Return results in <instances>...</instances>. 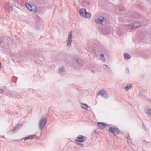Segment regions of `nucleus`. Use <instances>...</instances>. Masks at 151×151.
I'll list each match as a JSON object with an SVG mask.
<instances>
[{
  "mask_svg": "<svg viewBox=\"0 0 151 151\" xmlns=\"http://www.w3.org/2000/svg\"><path fill=\"white\" fill-rule=\"evenodd\" d=\"M79 13L80 15L84 18H90L91 17L90 13L87 12L85 8L80 9Z\"/></svg>",
  "mask_w": 151,
  "mask_h": 151,
  "instance_id": "f257e3e1",
  "label": "nucleus"
},
{
  "mask_svg": "<svg viewBox=\"0 0 151 151\" xmlns=\"http://www.w3.org/2000/svg\"><path fill=\"white\" fill-rule=\"evenodd\" d=\"M73 66L76 69H78L83 65L82 60L80 59H76L73 60Z\"/></svg>",
  "mask_w": 151,
  "mask_h": 151,
  "instance_id": "f03ea898",
  "label": "nucleus"
},
{
  "mask_svg": "<svg viewBox=\"0 0 151 151\" xmlns=\"http://www.w3.org/2000/svg\"><path fill=\"white\" fill-rule=\"evenodd\" d=\"M47 122V118H43L42 117L41 119L39 120L38 123L39 128L40 130L42 131L46 125Z\"/></svg>",
  "mask_w": 151,
  "mask_h": 151,
  "instance_id": "7ed1b4c3",
  "label": "nucleus"
},
{
  "mask_svg": "<svg viewBox=\"0 0 151 151\" xmlns=\"http://www.w3.org/2000/svg\"><path fill=\"white\" fill-rule=\"evenodd\" d=\"M106 19L102 16L99 17L98 19L95 20L96 22L98 24H101L102 25L105 24L106 23Z\"/></svg>",
  "mask_w": 151,
  "mask_h": 151,
  "instance_id": "20e7f679",
  "label": "nucleus"
},
{
  "mask_svg": "<svg viewBox=\"0 0 151 151\" xmlns=\"http://www.w3.org/2000/svg\"><path fill=\"white\" fill-rule=\"evenodd\" d=\"M98 95H101L102 97L106 99L108 97V93L107 91L104 89H101L97 93Z\"/></svg>",
  "mask_w": 151,
  "mask_h": 151,
  "instance_id": "39448f33",
  "label": "nucleus"
},
{
  "mask_svg": "<svg viewBox=\"0 0 151 151\" xmlns=\"http://www.w3.org/2000/svg\"><path fill=\"white\" fill-rule=\"evenodd\" d=\"M109 129L110 132H112L115 136L117 135L119 131L118 129L113 127H110Z\"/></svg>",
  "mask_w": 151,
  "mask_h": 151,
  "instance_id": "423d86ee",
  "label": "nucleus"
},
{
  "mask_svg": "<svg viewBox=\"0 0 151 151\" xmlns=\"http://www.w3.org/2000/svg\"><path fill=\"white\" fill-rule=\"evenodd\" d=\"M26 6L29 10L35 12H37V8L34 5L28 3L26 4Z\"/></svg>",
  "mask_w": 151,
  "mask_h": 151,
  "instance_id": "0eeeda50",
  "label": "nucleus"
},
{
  "mask_svg": "<svg viewBox=\"0 0 151 151\" xmlns=\"http://www.w3.org/2000/svg\"><path fill=\"white\" fill-rule=\"evenodd\" d=\"M86 137L83 136H78L75 140L76 142H84L86 139Z\"/></svg>",
  "mask_w": 151,
  "mask_h": 151,
  "instance_id": "6e6552de",
  "label": "nucleus"
},
{
  "mask_svg": "<svg viewBox=\"0 0 151 151\" xmlns=\"http://www.w3.org/2000/svg\"><path fill=\"white\" fill-rule=\"evenodd\" d=\"M72 32H70L68 35V37L67 41V45L68 46L70 47L72 41Z\"/></svg>",
  "mask_w": 151,
  "mask_h": 151,
  "instance_id": "1a4fd4ad",
  "label": "nucleus"
},
{
  "mask_svg": "<svg viewBox=\"0 0 151 151\" xmlns=\"http://www.w3.org/2000/svg\"><path fill=\"white\" fill-rule=\"evenodd\" d=\"M22 126V124H19L17 125V126L14 127L12 130L13 133H15L17 131L19 130Z\"/></svg>",
  "mask_w": 151,
  "mask_h": 151,
  "instance_id": "9d476101",
  "label": "nucleus"
},
{
  "mask_svg": "<svg viewBox=\"0 0 151 151\" xmlns=\"http://www.w3.org/2000/svg\"><path fill=\"white\" fill-rule=\"evenodd\" d=\"M97 125L99 128L101 129L105 128L107 126L106 123L100 122H97Z\"/></svg>",
  "mask_w": 151,
  "mask_h": 151,
  "instance_id": "9b49d317",
  "label": "nucleus"
},
{
  "mask_svg": "<svg viewBox=\"0 0 151 151\" xmlns=\"http://www.w3.org/2000/svg\"><path fill=\"white\" fill-rule=\"evenodd\" d=\"M81 106L82 108L86 110H88V107H90V106H88L87 104L84 103H81Z\"/></svg>",
  "mask_w": 151,
  "mask_h": 151,
  "instance_id": "f8f14e48",
  "label": "nucleus"
},
{
  "mask_svg": "<svg viewBox=\"0 0 151 151\" xmlns=\"http://www.w3.org/2000/svg\"><path fill=\"white\" fill-rule=\"evenodd\" d=\"M124 59H129L131 58V56L129 54L125 53L124 54Z\"/></svg>",
  "mask_w": 151,
  "mask_h": 151,
  "instance_id": "ddd939ff",
  "label": "nucleus"
},
{
  "mask_svg": "<svg viewBox=\"0 0 151 151\" xmlns=\"http://www.w3.org/2000/svg\"><path fill=\"white\" fill-rule=\"evenodd\" d=\"M65 71L64 70L63 68L61 67L59 69L58 72V74H60V75H62V73L64 72Z\"/></svg>",
  "mask_w": 151,
  "mask_h": 151,
  "instance_id": "4468645a",
  "label": "nucleus"
},
{
  "mask_svg": "<svg viewBox=\"0 0 151 151\" xmlns=\"http://www.w3.org/2000/svg\"><path fill=\"white\" fill-rule=\"evenodd\" d=\"M132 84H130L127 86L124 87V88L126 91H127L131 88L132 87Z\"/></svg>",
  "mask_w": 151,
  "mask_h": 151,
  "instance_id": "2eb2a0df",
  "label": "nucleus"
},
{
  "mask_svg": "<svg viewBox=\"0 0 151 151\" xmlns=\"http://www.w3.org/2000/svg\"><path fill=\"white\" fill-rule=\"evenodd\" d=\"M33 138V136L32 135H29L27 137H25L24 139L25 140L28 139H32Z\"/></svg>",
  "mask_w": 151,
  "mask_h": 151,
  "instance_id": "dca6fc26",
  "label": "nucleus"
},
{
  "mask_svg": "<svg viewBox=\"0 0 151 151\" xmlns=\"http://www.w3.org/2000/svg\"><path fill=\"white\" fill-rule=\"evenodd\" d=\"M137 24H138V25L137 26H135L134 25L130 26L131 29H135L138 27V26L140 24L138 22L137 23Z\"/></svg>",
  "mask_w": 151,
  "mask_h": 151,
  "instance_id": "f3484780",
  "label": "nucleus"
},
{
  "mask_svg": "<svg viewBox=\"0 0 151 151\" xmlns=\"http://www.w3.org/2000/svg\"><path fill=\"white\" fill-rule=\"evenodd\" d=\"M26 93L25 92L21 93L19 95L22 98H24L26 96Z\"/></svg>",
  "mask_w": 151,
  "mask_h": 151,
  "instance_id": "a211bd4d",
  "label": "nucleus"
},
{
  "mask_svg": "<svg viewBox=\"0 0 151 151\" xmlns=\"http://www.w3.org/2000/svg\"><path fill=\"white\" fill-rule=\"evenodd\" d=\"M100 57L102 61L105 60V57L104 54L101 53L100 54Z\"/></svg>",
  "mask_w": 151,
  "mask_h": 151,
  "instance_id": "6ab92c4d",
  "label": "nucleus"
},
{
  "mask_svg": "<svg viewBox=\"0 0 151 151\" xmlns=\"http://www.w3.org/2000/svg\"><path fill=\"white\" fill-rule=\"evenodd\" d=\"M13 94L14 92H9L7 93V95L10 96L11 97H13Z\"/></svg>",
  "mask_w": 151,
  "mask_h": 151,
  "instance_id": "aec40b11",
  "label": "nucleus"
},
{
  "mask_svg": "<svg viewBox=\"0 0 151 151\" xmlns=\"http://www.w3.org/2000/svg\"><path fill=\"white\" fill-rule=\"evenodd\" d=\"M146 113L149 114L151 117V109H147L146 111Z\"/></svg>",
  "mask_w": 151,
  "mask_h": 151,
  "instance_id": "412c9836",
  "label": "nucleus"
},
{
  "mask_svg": "<svg viewBox=\"0 0 151 151\" xmlns=\"http://www.w3.org/2000/svg\"><path fill=\"white\" fill-rule=\"evenodd\" d=\"M18 96H19V95L16 92H14L13 94V97H18Z\"/></svg>",
  "mask_w": 151,
  "mask_h": 151,
  "instance_id": "4be33fe9",
  "label": "nucleus"
},
{
  "mask_svg": "<svg viewBox=\"0 0 151 151\" xmlns=\"http://www.w3.org/2000/svg\"><path fill=\"white\" fill-rule=\"evenodd\" d=\"M77 143V145H79L80 147H84V145L83 144H81L80 143V142H76Z\"/></svg>",
  "mask_w": 151,
  "mask_h": 151,
  "instance_id": "5701e85b",
  "label": "nucleus"
},
{
  "mask_svg": "<svg viewBox=\"0 0 151 151\" xmlns=\"http://www.w3.org/2000/svg\"><path fill=\"white\" fill-rule=\"evenodd\" d=\"M125 71L127 73L129 74V70L128 68L126 69Z\"/></svg>",
  "mask_w": 151,
  "mask_h": 151,
  "instance_id": "b1692460",
  "label": "nucleus"
},
{
  "mask_svg": "<svg viewBox=\"0 0 151 151\" xmlns=\"http://www.w3.org/2000/svg\"><path fill=\"white\" fill-rule=\"evenodd\" d=\"M37 64H40V63L39 62V61L38 60H37L35 62Z\"/></svg>",
  "mask_w": 151,
  "mask_h": 151,
  "instance_id": "393cba45",
  "label": "nucleus"
},
{
  "mask_svg": "<svg viewBox=\"0 0 151 151\" xmlns=\"http://www.w3.org/2000/svg\"><path fill=\"white\" fill-rule=\"evenodd\" d=\"M142 125L143 127H144V129H145V127L144 126V123L142 122Z\"/></svg>",
  "mask_w": 151,
  "mask_h": 151,
  "instance_id": "a878e982",
  "label": "nucleus"
},
{
  "mask_svg": "<svg viewBox=\"0 0 151 151\" xmlns=\"http://www.w3.org/2000/svg\"><path fill=\"white\" fill-rule=\"evenodd\" d=\"M3 90L2 89H0V93H3Z\"/></svg>",
  "mask_w": 151,
  "mask_h": 151,
  "instance_id": "bb28decb",
  "label": "nucleus"
},
{
  "mask_svg": "<svg viewBox=\"0 0 151 151\" xmlns=\"http://www.w3.org/2000/svg\"><path fill=\"white\" fill-rule=\"evenodd\" d=\"M148 56H149L148 55H147L146 56H143V58H147V57H148Z\"/></svg>",
  "mask_w": 151,
  "mask_h": 151,
  "instance_id": "cd10ccee",
  "label": "nucleus"
},
{
  "mask_svg": "<svg viewBox=\"0 0 151 151\" xmlns=\"http://www.w3.org/2000/svg\"><path fill=\"white\" fill-rule=\"evenodd\" d=\"M103 65L106 66V67L107 68H109V67L106 65L104 64Z\"/></svg>",
  "mask_w": 151,
  "mask_h": 151,
  "instance_id": "c85d7f7f",
  "label": "nucleus"
},
{
  "mask_svg": "<svg viewBox=\"0 0 151 151\" xmlns=\"http://www.w3.org/2000/svg\"><path fill=\"white\" fill-rule=\"evenodd\" d=\"M7 39H8V40L9 41V39L11 40V38L9 37H8L7 38Z\"/></svg>",
  "mask_w": 151,
  "mask_h": 151,
  "instance_id": "c756f323",
  "label": "nucleus"
},
{
  "mask_svg": "<svg viewBox=\"0 0 151 151\" xmlns=\"http://www.w3.org/2000/svg\"><path fill=\"white\" fill-rule=\"evenodd\" d=\"M11 9H10L11 11H12V6L10 7Z\"/></svg>",
  "mask_w": 151,
  "mask_h": 151,
  "instance_id": "7c9ffc66",
  "label": "nucleus"
},
{
  "mask_svg": "<svg viewBox=\"0 0 151 151\" xmlns=\"http://www.w3.org/2000/svg\"><path fill=\"white\" fill-rule=\"evenodd\" d=\"M2 137L4 138V139H6L5 137H4V136H1Z\"/></svg>",
  "mask_w": 151,
  "mask_h": 151,
  "instance_id": "2f4dec72",
  "label": "nucleus"
},
{
  "mask_svg": "<svg viewBox=\"0 0 151 151\" xmlns=\"http://www.w3.org/2000/svg\"><path fill=\"white\" fill-rule=\"evenodd\" d=\"M91 71L93 73H94V72L93 71V70H91Z\"/></svg>",
  "mask_w": 151,
  "mask_h": 151,
  "instance_id": "473e14b6",
  "label": "nucleus"
},
{
  "mask_svg": "<svg viewBox=\"0 0 151 151\" xmlns=\"http://www.w3.org/2000/svg\"><path fill=\"white\" fill-rule=\"evenodd\" d=\"M1 63L0 62V68H1Z\"/></svg>",
  "mask_w": 151,
  "mask_h": 151,
  "instance_id": "72a5a7b5",
  "label": "nucleus"
},
{
  "mask_svg": "<svg viewBox=\"0 0 151 151\" xmlns=\"http://www.w3.org/2000/svg\"><path fill=\"white\" fill-rule=\"evenodd\" d=\"M36 28L37 29H39V27H38V26H37V27Z\"/></svg>",
  "mask_w": 151,
  "mask_h": 151,
  "instance_id": "f704fd0d",
  "label": "nucleus"
},
{
  "mask_svg": "<svg viewBox=\"0 0 151 151\" xmlns=\"http://www.w3.org/2000/svg\"><path fill=\"white\" fill-rule=\"evenodd\" d=\"M2 42L1 40L0 41V45L1 43Z\"/></svg>",
  "mask_w": 151,
  "mask_h": 151,
  "instance_id": "c9c22d12",
  "label": "nucleus"
},
{
  "mask_svg": "<svg viewBox=\"0 0 151 151\" xmlns=\"http://www.w3.org/2000/svg\"><path fill=\"white\" fill-rule=\"evenodd\" d=\"M89 2H87V4H89Z\"/></svg>",
  "mask_w": 151,
  "mask_h": 151,
  "instance_id": "e433bc0d",
  "label": "nucleus"
}]
</instances>
